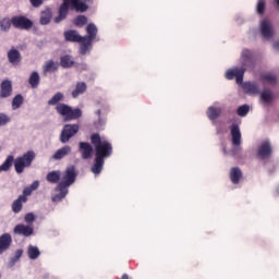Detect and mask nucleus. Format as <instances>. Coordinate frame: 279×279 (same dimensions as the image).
Masks as SVG:
<instances>
[{
  "instance_id": "1",
  "label": "nucleus",
  "mask_w": 279,
  "mask_h": 279,
  "mask_svg": "<svg viewBox=\"0 0 279 279\" xmlns=\"http://www.w3.org/2000/svg\"><path fill=\"white\" fill-rule=\"evenodd\" d=\"M241 66H234L233 69L227 70L225 77L227 80H234L236 84H242V89L245 95L254 96L260 95V85L256 81H246L243 83V77L247 69H254V53L252 50L244 48L240 57Z\"/></svg>"
},
{
  "instance_id": "2",
  "label": "nucleus",
  "mask_w": 279,
  "mask_h": 279,
  "mask_svg": "<svg viewBox=\"0 0 279 279\" xmlns=\"http://www.w3.org/2000/svg\"><path fill=\"white\" fill-rule=\"evenodd\" d=\"M47 182L49 184H57L54 187V193L51 196V202L54 204H60L69 195V187L75 184L77 180V169L75 166H69L62 173L60 170H52L46 175Z\"/></svg>"
},
{
  "instance_id": "3",
  "label": "nucleus",
  "mask_w": 279,
  "mask_h": 279,
  "mask_svg": "<svg viewBox=\"0 0 279 279\" xmlns=\"http://www.w3.org/2000/svg\"><path fill=\"white\" fill-rule=\"evenodd\" d=\"M90 143L94 146L95 159L90 168L94 175H99L104 171V165H106V158L112 156V143L106 138H101L99 133H93L90 135Z\"/></svg>"
},
{
  "instance_id": "4",
  "label": "nucleus",
  "mask_w": 279,
  "mask_h": 279,
  "mask_svg": "<svg viewBox=\"0 0 279 279\" xmlns=\"http://www.w3.org/2000/svg\"><path fill=\"white\" fill-rule=\"evenodd\" d=\"M64 101V94L62 92H58L52 96V99L48 100V106H56V112L63 117V121H77V119H82V110L80 108H74L60 102Z\"/></svg>"
},
{
  "instance_id": "5",
  "label": "nucleus",
  "mask_w": 279,
  "mask_h": 279,
  "mask_svg": "<svg viewBox=\"0 0 279 279\" xmlns=\"http://www.w3.org/2000/svg\"><path fill=\"white\" fill-rule=\"evenodd\" d=\"M93 5V0H63V3L59 7L58 16L54 17V23H62L69 16V10L84 14L88 12V8Z\"/></svg>"
},
{
  "instance_id": "6",
  "label": "nucleus",
  "mask_w": 279,
  "mask_h": 279,
  "mask_svg": "<svg viewBox=\"0 0 279 279\" xmlns=\"http://www.w3.org/2000/svg\"><path fill=\"white\" fill-rule=\"evenodd\" d=\"M85 32L87 35L83 36V45L80 46L78 53L81 56H86V53H90L93 51V43H99V28L95 23L87 24Z\"/></svg>"
},
{
  "instance_id": "7",
  "label": "nucleus",
  "mask_w": 279,
  "mask_h": 279,
  "mask_svg": "<svg viewBox=\"0 0 279 279\" xmlns=\"http://www.w3.org/2000/svg\"><path fill=\"white\" fill-rule=\"evenodd\" d=\"M36 158V153L34 150H28L25 154H23L20 157H16L14 159V169L15 173H23L25 169L32 167V163L34 162Z\"/></svg>"
},
{
  "instance_id": "8",
  "label": "nucleus",
  "mask_w": 279,
  "mask_h": 279,
  "mask_svg": "<svg viewBox=\"0 0 279 279\" xmlns=\"http://www.w3.org/2000/svg\"><path fill=\"white\" fill-rule=\"evenodd\" d=\"M232 149L230 150L231 156H238L241 154V128L239 123L233 122L230 125Z\"/></svg>"
},
{
  "instance_id": "9",
  "label": "nucleus",
  "mask_w": 279,
  "mask_h": 279,
  "mask_svg": "<svg viewBox=\"0 0 279 279\" xmlns=\"http://www.w3.org/2000/svg\"><path fill=\"white\" fill-rule=\"evenodd\" d=\"M109 112L110 105H108V102H98V109L95 111V114L98 117V119L94 121V128H96V130H104L106 128V114Z\"/></svg>"
},
{
  "instance_id": "10",
  "label": "nucleus",
  "mask_w": 279,
  "mask_h": 279,
  "mask_svg": "<svg viewBox=\"0 0 279 279\" xmlns=\"http://www.w3.org/2000/svg\"><path fill=\"white\" fill-rule=\"evenodd\" d=\"M271 154H274V149L271 148V142H269V140L262 142L260 145L257 147V160H259L264 165L266 162H269Z\"/></svg>"
},
{
  "instance_id": "11",
  "label": "nucleus",
  "mask_w": 279,
  "mask_h": 279,
  "mask_svg": "<svg viewBox=\"0 0 279 279\" xmlns=\"http://www.w3.org/2000/svg\"><path fill=\"white\" fill-rule=\"evenodd\" d=\"M77 132H80V124H64L59 138L60 143L66 145Z\"/></svg>"
},
{
  "instance_id": "12",
  "label": "nucleus",
  "mask_w": 279,
  "mask_h": 279,
  "mask_svg": "<svg viewBox=\"0 0 279 279\" xmlns=\"http://www.w3.org/2000/svg\"><path fill=\"white\" fill-rule=\"evenodd\" d=\"M12 26L15 29H25L27 32L34 27V22L25 15H15L12 17Z\"/></svg>"
},
{
  "instance_id": "13",
  "label": "nucleus",
  "mask_w": 279,
  "mask_h": 279,
  "mask_svg": "<svg viewBox=\"0 0 279 279\" xmlns=\"http://www.w3.org/2000/svg\"><path fill=\"white\" fill-rule=\"evenodd\" d=\"M259 29L264 40H271L276 34L274 31V24H271V21H269L267 17L260 21Z\"/></svg>"
},
{
  "instance_id": "14",
  "label": "nucleus",
  "mask_w": 279,
  "mask_h": 279,
  "mask_svg": "<svg viewBox=\"0 0 279 279\" xmlns=\"http://www.w3.org/2000/svg\"><path fill=\"white\" fill-rule=\"evenodd\" d=\"M95 148L88 142H80L78 143V153L81 154L82 160H90L93 158V154Z\"/></svg>"
},
{
  "instance_id": "15",
  "label": "nucleus",
  "mask_w": 279,
  "mask_h": 279,
  "mask_svg": "<svg viewBox=\"0 0 279 279\" xmlns=\"http://www.w3.org/2000/svg\"><path fill=\"white\" fill-rule=\"evenodd\" d=\"M218 106L219 101H216L213 106H209L206 111L207 119L213 122V125H215V122H217V119H219V117H221V112H223V109Z\"/></svg>"
},
{
  "instance_id": "16",
  "label": "nucleus",
  "mask_w": 279,
  "mask_h": 279,
  "mask_svg": "<svg viewBox=\"0 0 279 279\" xmlns=\"http://www.w3.org/2000/svg\"><path fill=\"white\" fill-rule=\"evenodd\" d=\"M12 93H14V88L12 87V81L3 80L0 84V99H8L12 97Z\"/></svg>"
},
{
  "instance_id": "17",
  "label": "nucleus",
  "mask_w": 279,
  "mask_h": 279,
  "mask_svg": "<svg viewBox=\"0 0 279 279\" xmlns=\"http://www.w3.org/2000/svg\"><path fill=\"white\" fill-rule=\"evenodd\" d=\"M63 36L66 43H80V46L84 43L83 36L76 29H68L63 33Z\"/></svg>"
},
{
  "instance_id": "18",
  "label": "nucleus",
  "mask_w": 279,
  "mask_h": 279,
  "mask_svg": "<svg viewBox=\"0 0 279 279\" xmlns=\"http://www.w3.org/2000/svg\"><path fill=\"white\" fill-rule=\"evenodd\" d=\"M13 234H19L20 236H33L34 227L29 225L19 223L13 228Z\"/></svg>"
},
{
  "instance_id": "19",
  "label": "nucleus",
  "mask_w": 279,
  "mask_h": 279,
  "mask_svg": "<svg viewBox=\"0 0 279 279\" xmlns=\"http://www.w3.org/2000/svg\"><path fill=\"white\" fill-rule=\"evenodd\" d=\"M7 58L13 66H19L21 64V61L23 60V57L21 56V51H19L16 48L12 47L7 52Z\"/></svg>"
},
{
  "instance_id": "20",
  "label": "nucleus",
  "mask_w": 279,
  "mask_h": 279,
  "mask_svg": "<svg viewBox=\"0 0 279 279\" xmlns=\"http://www.w3.org/2000/svg\"><path fill=\"white\" fill-rule=\"evenodd\" d=\"M53 19V9L51 7H46L45 10H41L39 13V23L40 25H49Z\"/></svg>"
},
{
  "instance_id": "21",
  "label": "nucleus",
  "mask_w": 279,
  "mask_h": 279,
  "mask_svg": "<svg viewBox=\"0 0 279 279\" xmlns=\"http://www.w3.org/2000/svg\"><path fill=\"white\" fill-rule=\"evenodd\" d=\"M12 247V235L10 233H3L0 235V256L8 252Z\"/></svg>"
},
{
  "instance_id": "22",
  "label": "nucleus",
  "mask_w": 279,
  "mask_h": 279,
  "mask_svg": "<svg viewBox=\"0 0 279 279\" xmlns=\"http://www.w3.org/2000/svg\"><path fill=\"white\" fill-rule=\"evenodd\" d=\"M72 151L73 148L70 145H64L56 150V153L52 155V160H62L63 158H66V156H70Z\"/></svg>"
},
{
  "instance_id": "23",
  "label": "nucleus",
  "mask_w": 279,
  "mask_h": 279,
  "mask_svg": "<svg viewBox=\"0 0 279 279\" xmlns=\"http://www.w3.org/2000/svg\"><path fill=\"white\" fill-rule=\"evenodd\" d=\"M259 80L264 86H276L278 83V77L272 73L262 74Z\"/></svg>"
},
{
  "instance_id": "24",
  "label": "nucleus",
  "mask_w": 279,
  "mask_h": 279,
  "mask_svg": "<svg viewBox=\"0 0 279 279\" xmlns=\"http://www.w3.org/2000/svg\"><path fill=\"white\" fill-rule=\"evenodd\" d=\"M229 178L232 184H239L243 180V171L239 167H233L230 170Z\"/></svg>"
},
{
  "instance_id": "25",
  "label": "nucleus",
  "mask_w": 279,
  "mask_h": 279,
  "mask_svg": "<svg viewBox=\"0 0 279 279\" xmlns=\"http://www.w3.org/2000/svg\"><path fill=\"white\" fill-rule=\"evenodd\" d=\"M87 88H88V85H86L85 82H77L75 85V88L72 90V98L77 99L80 95H84Z\"/></svg>"
},
{
  "instance_id": "26",
  "label": "nucleus",
  "mask_w": 279,
  "mask_h": 279,
  "mask_svg": "<svg viewBox=\"0 0 279 279\" xmlns=\"http://www.w3.org/2000/svg\"><path fill=\"white\" fill-rule=\"evenodd\" d=\"M60 66H62V69H71L72 66H75V61L73 60V57H71V54L61 56Z\"/></svg>"
},
{
  "instance_id": "27",
  "label": "nucleus",
  "mask_w": 279,
  "mask_h": 279,
  "mask_svg": "<svg viewBox=\"0 0 279 279\" xmlns=\"http://www.w3.org/2000/svg\"><path fill=\"white\" fill-rule=\"evenodd\" d=\"M27 202V197L25 196H19L12 204V210L16 214L21 213L23 210V204Z\"/></svg>"
},
{
  "instance_id": "28",
  "label": "nucleus",
  "mask_w": 279,
  "mask_h": 279,
  "mask_svg": "<svg viewBox=\"0 0 279 279\" xmlns=\"http://www.w3.org/2000/svg\"><path fill=\"white\" fill-rule=\"evenodd\" d=\"M28 84L31 85V88H37L40 85V74H38L37 71L32 72Z\"/></svg>"
},
{
  "instance_id": "29",
  "label": "nucleus",
  "mask_w": 279,
  "mask_h": 279,
  "mask_svg": "<svg viewBox=\"0 0 279 279\" xmlns=\"http://www.w3.org/2000/svg\"><path fill=\"white\" fill-rule=\"evenodd\" d=\"M27 256L31 260H36L40 256V250L38 246L28 245L27 247Z\"/></svg>"
},
{
  "instance_id": "30",
  "label": "nucleus",
  "mask_w": 279,
  "mask_h": 279,
  "mask_svg": "<svg viewBox=\"0 0 279 279\" xmlns=\"http://www.w3.org/2000/svg\"><path fill=\"white\" fill-rule=\"evenodd\" d=\"M12 165H14V155H9L0 166V173L2 171H10V169H12Z\"/></svg>"
},
{
  "instance_id": "31",
  "label": "nucleus",
  "mask_w": 279,
  "mask_h": 279,
  "mask_svg": "<svg viewBox=\"0 0 279 279\" xmlns=\"http://www.w3.org/2000/svg\"><path fill=\"white\" fill-rule=\"evenodd\" d=\"M12 27V17H2L0 19V32L8 33Z\"/></svg>"
},
{
  "instance_id": "32",
  "label": "nucleus",
  "mask_w": 279,
  "mask_h": 279,
  "mask_svg": "<svg viewBox=\"0 0 279 279\" xmlns=\"http://www.w3.org/2000/svg\"><path fill=\"white\" fill-rule=\"evenodd\" d=\"M23 256V248H19L15 251V254L13 257L10 258L9 260V268L12 269V267H14V265H16V263H19V260H21Z\"/></svg>"
},
{
  "instance_id": "33",
  "label": "nucleus",
  "mask_w": 279,
  "mask_h": 279,
  "mask_svg": "<svg viewBox=\"0 0 279 279\" xmlns=\"http://www.w3.org/2000/svg\"><path fill=\"white\" fill-rule=\"evenodd\" d=\"M262 101L271 104L274 101V94L269 89H264L259 93Z\"/></svg>"
},
{
  "instance_id": "34",
  "label": "nucleus",
  "mask_w": 279,
  "mask_h": 279,
  "mask_svg": "<svg viewBox=\"0 0 279 279\" xmlns=\"http://www.w3.org/2000/svg\"><path fill=\"white\" fill-rule=\"evenodd\" d=\"M23 101H25V98H23V95L17 94L12 99V110H19L23 106Z\"/></svg>"
},
{
  "instance_id": "35",
  "label": "nucleus",
  "mask_w": 279,
  "mask_h": 279,
  "mask_svg": "<svg viewBox=\"0 0 279 279\" xmlns=\"http://www.w3.org/2000/svg\"><path fill=\"white\" fill-rule=\"evenodd\" d=\"M87 23H88V17L86 15H77L73 20V24L75 25V27H84V25H86Z\"/></svg>"
},
{
  "instance_id": "36",
  "label": "nucleus",
  "mask_w": 279,
  "mask_h": 279,
  "mask_svg": "<svg viewBox=\"0 0 279 279\" xmlns=\"http://www.w3.org/2000/svg\"><path fill=\"white\" fill-rule=\"evenodd\" d=\"M53 71H58V65L56 62H53V60H49L44 65V73H53Z\"/></svg>"
},
{
  "instance_id": "37",
  "label": "nucleus",
  "mask_w": 279,
  "mask_h": 279,
  "mask_svg": "<svg viewBox=\"0 0 279 279\" xmlns=\"http://www.w3.org/2000/svg\"><path fill=\"white\" fill-rule=\"evenodd\" d=\"M238 117H247L250 114V105H242L236 109Z\"/></svg>"
},
{
  "instance_id": "38",
  "label": "nucleus",
  "mask_w": 279,
  "mask_h": 279,
  "mask_svg": "<svg viewBox=\"0 0 279 279\" xmlns=\"http://www.w3.org/2000/svg\"><path fill=\"white\" fill-rule=\"evenodd\" d=\"M265 9H266L265 0H258L257 7H256V12H257V14H259V16H263V14H265Z\"/></svg>"
},
{
  "instance_id": "39",
  "label": "nucleus",
  "mask_w": 279,
  "mask_h": 279,
  "mask_svg": "<svg viewBox=\"0 0 279 279\" xmlns=\"http://www.w3.org/2000/svg\"><path fill=\"white\" fill-rule=\"evenodd\" d=\"M214 125H216L217 136H223L225 134H227L228 129H226V126L223 124H217V122H215Z\"/></svg>"
},
{
  "instance_id": "40",
  "label": "nucleus",
  "mask_w": 279,
  "mask_h": 279,
  "mask_svg": "<svg viewBox=\"0 0 279 279\" xmlns=\"http://www.w3.org/2000/svg\"><path fill=\"white\" fill-rule=\"evenodd\" d=\"M24 221L25 223H27L28 226L34 223L36 221V215H34V213H28L24 216Z\"/></svg>"
},
{
  "instance_id": "41",
  "label": "nucleus",
  "mask_w": 279,
  "mask_h": 279,
  "mask_svg": "<svg viewBox=\"0 0 279 279\" xmlns=\"http://www.w3.org/2000/svg\"><path fill=\"white\" fill-rule=\"evenodd\" d=\"M10 123V117L5 113H0V128H3V125H8Z\"/></svg>"
},
{
  "instance_id": "42",
  "label": "nucleus",
  "mask_w": 279,
  "mask_h": 279,
  "mask_svg": "<svg viewBox=\"0 0 279 279\" xmlns=\"http://www.w3.org/2000/svg\"><path fill=\"white\" fill-rule=\"evenodd\" d=\"M74 68L76 69V71H80V73H82L83 71H88V64L87 63H74Z\"/></svg>"
},
{
  "instance_id": "43",
  "label": "nucleus",
  "mask_w": 279,
  "mask_h": 279,
  "mask_svg": "<svg viewBox=\"0 0 279 279\" xmlns=\"http://www.w3.org/2000/svg\"><path fill=\"white\" fill-rule=\"evenodd\" d=\"M45 1H49V0H29V3L32 5V8H40Z\"/></svg>"
},
{
  "instance_id": "44",
  "label": "nucleus",
  "mask_w": 279,
  "mask_h": 279,
  "mask_svg": "<svg viewBox=\"0 0 279 279\" xmlns=\"http://www.w3.org/2000/svg\"><path fill=\"white\" fill-rule=\"evenodd\" d=\"M33 192H34V191L32 190L31 186L25 187V189L23 190V195H22V196L28 197V195H32Z\"/></svg>"
},
{
  "instance_id": "45",
  "label": "nucleus",
  "mask_w": 279,
  "mask_h": 279,
  "mask_svg": "<svg viewBox=\"0 0 279 279\" xmlns=\"http://www.w3.org/2000/svg\"><path fill=\"white\" fill-rule=\"evenodd\" d=\"M38 186H40V182L34 181L28 187H31V190H33V191H36V189H38Z\"/></svg>"
},
{
  "instance_id": "46",
  "label": "nucleus",
  "mask_w": 279,
  "mask_h": 279,
  "mask_svg": "<svg viewBox=\"0 0 279 279\" xmlns=\"http://www.w3.org/2000/svg\"><path fill=\"white\" fill-rule=\"evenodd\" d=\"M235 21H236V23H238L239 25H241L242 23H244L243 16H241V15H239V14L235 16Z\"/></svg>"
},
{
  "instance_id": "47",
  "label": "nucleus",
  "mask_w": 279,
  "mask_h": 279,
  "mask_svg": "<svg viewBox=\"0 0 279 279\" xmlns=\"http://www.w3.org/2000/svg\"><path fill=\"white\" fill-rule=\"evenodd\" d=\"M44 279H58V277L50 275V274H46V275H44Z\"/></svg>"
},
{
  "instance_id": "48",
  "label": "nucleus",
  "mask_w": 279,
  "mask_h": 279,
  "mask_svg": "<svg viewBox=\"0 0 279 279\" xmlns=\"http://www.w3.org/2000/svg\"><path fill=\"white\" fill-rule=\"evenodd\" d=\"M274 49H276V51H279V40H277V41L274 44Z\"/></svg>"
},
{
  "instance_id": "49",
  "label": "nucleus",
  "mask_w": 279,
  "mask_h": 279,
  "mask_svg": "<svg viewBox=\"0 0 279 279\" xmlns=\"http://www.w3.org/2000/svg\"><path fill=\"white\" fill-rule=\"evenodd\" d=\"M121 279H130V276L128 274L122 275Z\"/></svg>"
},
{
  "instance_id": "50",
  "label": "nucleus",
  "mask_w": 279,
  "mask_h": 279,
  "mask_svg": "<svg viewBox=\"0 0 279 279\" xmlns=\"http://www.w3.org/2000/svg\"><path fill=\"white\" fill-rule=\"evenodd\" d=\"M276 194L279 195V185L276 187Z\"/></svg>"
},
{
  "instance_id": "51",
  "label": "nucleus",
  "mask_w": 279,
  "mask_h": 279,
  "mask_svg": "<svg viewBox=\"0 0 279 279\" xmlns=\"http://www.w3.org/2000/svg\"><path fill=\"white\" fill-rule=\"evenodd\" d=\"M223 154H228V150H226V147H223Z\"/></svg>"
},
{
  "instance_id": "52",
  "label": "nucleus",
  "mask_w": 279,
  "mask_h": 279,
  "mask_svg": "<svg viewBox=\"0 0 279 279\" xmlns=\"http://www.w3.org/2000/svg\"><path fill=\"white\" fill-rule=\"evenodd\" d=\"M92 80H95V74H92Z\"/></svg>"
},
{
  "instance_id": "53",
  "label": "nucleus",
  "mask_w": 279,
  "mask_h": 279,
  "mask_svg": "<svg viewBox=\"0 0 279 279\" xmlns=\"http://www.w3.org/2000/svg\"><path fill=\"white\" fill-rule=\"evenodd\" d=\"M0 278H1V274H0Z\"/></svg>"
}]
</instances>
